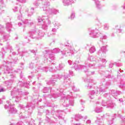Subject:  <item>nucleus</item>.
Here are the masks:
<instances>
[{"instance_id": "obj_1", "label": "nucleus", "mask_w": 125, "mask_h": 125, "mask_svg": "<svg viewBox=\"0 0 125 125\" xmlns=\"http://www.w3.org/2000/svg\"><path fill=\"white\" fill-rule=\"evenodd\" d=\"M69 75H64V84H68L69 87L66 88L65 91V94H63L64 89H60V90L57 89V93H53L49 95H43L44 98H50L52 101H55L56 99L59 96H61V100L62 102H63L62 105L63 107H69V106H74L75 102L74 101V98H77L76 96H74L72 91H79L80 90L76 89V87L74 86V84L72 83L70 78Z\"/></svg>"}, {"instance_id": "obj_2", "label": "nucleus", "mask_w": 125, "mask_h": 125, "mask_svg": "<svg viewBox=\"0 0 125 125\" xmlns=\"http://www.w3.org/2000/svg\"><path fill=\"white\" fill-rule=\"evenodd\" d=\"M61 48L63 49V50L61 51L59 48H55L51 51V52L52 53H59L61 51L63 56H65V57L72 56L74 55V53L76 52L74 46L70 44L69 42L64 43V45H61Z\"/></svg>"}, {"instance_id": "obj_3", "label": "nucleus", "mask_w": 125, "mask_h": 125, "mask_svg": "<svg viewBox=\"0 0 125 125\" xmlns=\"http://www.w3.org/2000/svg\"><path fill=\"white\" fill-rule=\"evenodd\" d=\"M65 67V64L63 63H60L59 65V67H56L55 66V64L53 62L51 63L50 66L48 67H44L43 68H42L41 66H39L38 67V70H35V71L34 72L35 73H37V72H48V70L49 72H55L56 71V69H54V68H56L57 70H62L63 68Z\"/></svg>"}, {"instance_id": "obj_4", "label": "nucleus", "mask_w": 125, "mask_h": 125, "mask_svg": "<svg viewBox=\"0 0 125 125\" xmlns=\"http://www.w3.org/2000/svg\"><path fill=\"white\" fill-rule=\"evenodd\" d=\"M29 92H23L21 89L15 88L11 92V95L16 103H19L21 101V95H28Z\"/></svg>"}, {"instance_id": "obj_5", "label": "nucleus", "mask_w": 125, "mask_h": 125, "mask_svg": "<svg viewBox=\"0 0 125 125\" xmlns=\"http://www.w3.org/2000/svg\"><path fill=\"white\" fill-rule=\"evenodd\" d=\"M29 37L35 40H42L44 36V32L42 30L35 28L29 32Z\"/></svg>"}, {"instance_id": "obj_6", "label": "nucleus", "mask_w": 125, "mask_h": 125, "mask_svg": "<svg viewBox=\"0 0 125 125\" xmlns=\"http://www.w3.org/2000/svg\"><path fill=\"white\" fill-rule=\"evenodd\" d=\"M10 63H14V62L9 61H3V65L5 66L4 73L8 74V76H10L12 79H15L16 77L14 76V74H12V68L8 67V65L10 64Z\"/></svg>"}, {"instance_id": "obj_7", "label": "nucleus", "mask_w": 125, "mask_h": 125, "mask_svg": "<svg viewBox=\"0 0 125 125\" xmlns=\"http://www.w3.org/2000/svg\"><path fill=\"white\" fill-rule=\"evenodd\" d=\"M104 97L105 98H107L109 101H107V102H105V101L103 100L102 102V105L104 107H106V108H110V109H113L116 104L113 103L111 100H110V94L108 93H105L104 95Z\"/></svg>"}, {"instance_id": "obj_8", "label": "nucleus", "mask_w": 125, "mask_h": 125, "mask_svg": "<svg viewBox=\"0 0 125 125\" xmlns=\"http://www.w3.org/2000/svg\"><path fill=\"white\" fill-rule=\"evenodd\" d=\"M33 5L36 8H38V7H39L40 9L43 8V10L44 11V8H47L48 6H50V2L43 3L42 0H36L33 2Z\"/></svg>"}, {"instance_id": "obj_9", "label": "nucleus", "mask_w": 125, "mask_h": 125, "mask_svg": "<svg viewBox=\"0 0 125 125\" xmlns=\"http://www.w3.org/2000/svg\"><path fill=\"white\" fill-rule=\"evenodd\" d=\"M48 19V17L42 16V17H39L38 19V24L40 25L42 29L43 30H47L48 26L45 22V20Z\"/></svg>"}, {"instance_id": "obj_10", "label": "nucleus", "mask_w": 125, "mask_h": 125, "mask_svg": "<svg viewBox=\"0 0 125 125\" xmlns=\"http://www.w3.org/2000/svg\"><path fill=\"white\" fill-rule=\"evenodd\" d=\"M45 54L44 55L43 59L44 63H46V62H52V61L53 60H55V57H54V55L53 54H50L49 53V50H45Z\"/></svg>"}, {"instance_id": "obj_11", "label": "nucleus", "mask_w": 125, "mask_h": 125, "mask_svg": "<svg viewBox=\"0 0 125 125\" xmlns=\"http://www.w3.org/2000/svg\"><path fill=\"white\" fill-rule=\"evenodd\" d=\"M123 72H124V70L120 69L117 74V79L120 81V85H119V87L121 88H122V87H125V75L121 73H123Z\"/></svg>"}, {"instance_id": "obj_12", "label": "nucleus", "mask_w": 125, "mask_h": 125, "mask_svg": "<svg viewBox=\"0 0 125 125\" xmlns=\"http://www.w3.org/2000/svg\"><path fill=\"white\" fill-rule=\"evenodd\" d=\"M19 107H20L21 109L27 111L29 114H32L33 112V109L35 108V104L29 103L27 104L26 106L23 105L22 104H20Z\"/></svg>"}, {"instance_id": "obj_13", "label": "nucleus", "mask_w": 125, "mask_h": 125, "mask_svg": "<svg viewBox=\"0 0 125 125\" xmlns=\"http://www.w3.org/2000/svg\"><path fill=\"white\" fill-rule=\"evenodd\" d=\"M98 27H96L95 29H89V36L91 37V38H99L100 36L101 35V33H100V31L99 30H98Z\"/></svg>"}, {"instance_id": "obj_14", "label": "nucleus", "mask_w": 125, "mask_h": 125, "mask_svg": "<svg viewBox=\"0 0 125 125\" xmlns=\"http://www.w3.org/2000/svg\"><path fill=\"white\" fill-rule=\"evenodd\" d=\"M96 60V59L95 58V57H94V56H89L87 58V60L85 62V66H86V67H89L92 68H94V67H95V64L94 63L91 64V63H90L89 62H93Z\"/></svg>"}, {"instance_id": "obj_15", "label": "nucleus", "mask_w": 125, "mask_h": 125, "mask_svg": "<svg viewBox=\"0 0 125 125\" xmlns=\"http://www.w3.org/2000/svg\"><path fill=\"white\" fill-rule=\"evenodd\" d=\"M44 11H46L49 16H53V15H57L59 13V10L55 8H44Z\"/></svg>"}, {"instance_id": "obj_16", "label": "nucleus", "mask_w": 125, "mask_h": 125, "mask_svg": "<svg viewBox=\"0 0 125 125\" xmlns=\"http://www.w3.org/2000/svg\"><path fill=\"white\" fill-rule=\"evenodd\" d=\"M46 114V118L45 119V121L46 123H48L51 125L52 124H55V122L53 121V120H55L56 122H57V118H55L54 116H53L52 119L49 118V115H50V112H49V110H46L45 111Z\"/></svg>"}, {"instance_id": "obj_17", "label": "nucleus", "mask_w": 125, "mask_h": 125, "mask_svg": "<svg viewBox=\"0 0 125 125\" xmlns=\"http://www.w3.org/2000/svg\"><path fill=\"white\" fill-rule=\"evenodd\" d=\"M20 15L18 16V19L19 20H21L24 25H26L27 26H32L34 25V22L32 20L25 19L22 20V14H21V12L20 11Z\"/></svg>"}, {"instance_id": "obj_18", "label": "nucleus", "mask_w": 125, "mask_h": 125, "mask_svg": "<svg viewBox=\"0 0 125 125\" xmlns=\"http://www.w3.org/2000/svg\"><path fill=\"white\" fill-rule=\"evenodd\" d=\"M0 35L3 36V39L5 40V41H7L8 40V38L10 37V35H5V32H4V27L3 26L0 24Z\"/></svg>"}, {"instance_id": "obj_19", "label": "nucleus", "mask_w": 125, "mask_h": 125, "mask_svg": "<svg viewBox=\"0 0 125 125\" xmlns=\"http://www.w3.org/2000/svg\"><path fill=\"white\" fill-rule=\"evenodd\" d=\"M5 109H8L9 114H16L17 113V109L15 107H13L12 105H4Z\"/></svg>"}, {"instance_id": "obj_20", "label": "nucleus", "mask_w": 125, "mask_h": 125, "mask_svg": "<svg viewBox=\"0 0 125 125\" xmlns=\"http://www.w3.org/2000/svg\"><path fill=\"white\" fill-rule=\"evenodd\" d=\"M62 112H64V111L58 110L54 111V110H52L51 114L54 115L55 114V115L58 117V119H59V120H62V121H65V120H64V118L62 117L61 116V113H62Z\"/></svg>"}, {"instance_id": "obj_21", "label": "nucleus", "mask_w": 125, "mask_h": 125, "mask_svg": "<svg viewBox=\"0 0 125 125\" xmlns=\"http://www.w3.org/2000/svg\"><path fill=\"white\" fill-rule=\"evenodd\" d=\"M85 83L88 84V85H85V86L87 87V88L90 89L92 87V85L93 84H95V82L92 79H86L84 80Z\"/></svg>"}, {"instance_id": "obj_22", "label": "nucleus", "mask_w": 125, "mask_h": 125, "mask_svg": "<svg viewBox=\"0 0 125 125\" xmlns=\"http://www.w3.org/2000/svg\"><path fill=\"white\" fill-rule=\"evenodd\" d=\"M58 79V75H54L52 76V79L49 80L47 82V84H53V85H55V83L57 82L56 80Z\"/></svg>"}, {"instance_id": "obj_23", "label": "nucleus", "mask_w": 125, "mask_h": 125, "mask_svg": "<svg viewBox=\"0 0 125 125\" xmlns=\"http://www.w3.org/2000/svg\"><path fill=\"white\" fill-rule=\"evenodd\" d=\"M106 51H107V48L106 46H103L101 49L97 52V54L99 55V56L103 57L105 54H106Z\"/></svg>"}, {"instance_id": "obj_24", "label": "nucleus", "mask_w": 125, "mask_h": 125, "mask_svg": "<svg viewBox=\"0 0 125 125\" xmlns=\"http://www.w3.org/2000/svg\"><path fill=\"white\" fill-rule=\"evenodd\" d=\"M88 68H91V67H89L88 66L83 67V72H84L85 74H86L87 76H91V75H94V74H95V71L90 72L89 71V69H88Z\"/></svg>"}, {"instance_id": "obj_25", "label": "nucleus", "mask_w": 125, "mask_h": 125, "mask_svg": "<svg viewBox=\"0 0 125 125\" xmlns=\"http://www.w3.org/2000/svg\"><path fill=\"white\" fill-rule=\"evenodd\" d=\"M83 67H86V66L79 65L76 62H74L72 66V68L73 69H75L76 71H78V70H82L83 71Z\"/></svg>"}, {"instance_id": "obj_26", "label": "nucleus", "mask_w": 125, "mask_h": 125, "mask_svg": "<svg viewBox=\"0 0 125 125\" xmlns=\"http://www.w3.org/2000/svg\"><path fill=\"white\" fill-rule=\"evenodd\" d=\"M62 2L65 6L68 5H70L71 4H72V3H74V2H76V0H62Z\"/></svg>"}, {"instance_id": "obj_27", "label": "nucleus", "mask_w": 125, "mask_h": 125, "mask_svg": "<svg viewBox=\"0 0 125 125\" xmlns=\"http://www.w3.org/2000/svg\"><path fill=\"white\" fill-rule=\"evenodd\" d=\"M111 95L115 98V99H118V95H120L122 94V92L120 91H115L114 90H112L111 91Z\"/></svg>"}, {"instance_id": "obj_28", "label": "nucleus", "mask_w": 125, "mask_h": 125, "mask_svg": "<svg viewBox=\"0 0 125 125\" xmlns=\"http://www.w3.org/2000/svg\"><path fill=\"white\" fill-rule=\"evenodd\" d=\"M95 3V5L97 9H101L102 8V5H101V2L100 0H93Z\"/></svg>"}, {"instance_id": "obj_29", "label": "nucleus", "mask_w": 125, "mask_h": 125, "mask_svg": "<svg viewBox=\"0 0 125 125\" xmlns=\"http://www.w3.org/2000/svg\"><path fill=\"white\" fill-rule=\"evenodd\" d=\"M98 61H101L102 63V64L99 65V67H100L101 68H105V67H106V63L107 62V61L106 59L100 58L99 60H98Z\"/></svg>"}, {"instance_id": "obj_30", "label": "nucleus", "mask_w": 125, "mask_h": 125, "mask_svg": "<svg viewBox=\"0 0 125 125\" xmlns=\"http://www.w3.org/2000/svg\"><path fill=\"white\" fill-rule=\"evenodd\" d=\"M18 85L21 87L24 86L25 87H26L27 88H28V87H29V85H30V82H28V83L24 82L23 83V82H22V81H20L18 83Z\"/></svg>"}, {"instance_id": "obj_31", "label": "nucleus", "mask_w": 125, "mask_h": 125, "mask_svg": "<svg viewBox=\"0 0 125 125\" xmlns=\"http://www.w3.org/2000/svg\"><path fill=\"white\" fill-rule=\"evenodd\" d=\"M14 82V80H8L7 81L5 82V83L9 89H10L11 88V86L12 85V84Z\"/></svg>"}, {"instance_id": "obj_32", "label": "nucleus", "mask_w": 125, "mask_h": 125, "mask_svg": "<svg viewBox=\"0 0 125 125\" xmlns=\"http://www.w3.org/2000/svg\"><path fill=\"white\" fill-rule=\"evenodd\" d=\"M106 87H104L103 86H100L99 87L97 88V90L96 92L97 94H99L100 92H104L105 91Z\"/></svg>"}, {"instance_id": "obj_33", "label": "nucleus", "mask_w": 125, "mask_h": 125, "mask_svg": "<svg viewBox=\"0 0 125 125\" xmlns=\"http://www.w3.org/2000/svg\"><path fill=\"white\" fill-rule=\"evenodd\" d=\"M104 74H105V77L107 79H113V74H112L111 71H106L104 72Z\"/></svg>"}, {"instance_id": "obj_34", "label": "nucleus", "mask_w": 125, "mask_h": 125, "mask_svg": "<svg viewBox=\"0 0 125 125\" xmlns=\"http://www.w3.org/2000/svg\"><path fill=\"white\" fill-rule=\"evenodd\" d=\"M74 118H75V121H76V122H79L80 121V120L82 119H87V116H85L84 117L82 116V115L78 114V115H76Z\"/></svg>"}, {"instance_id": "obj_35", "label": "nucleus", "mask_w": 125, "mask_h": 125, "mask_svg": "<svg viewBox=\"0 0 125 125\" xmlns=\"http://www.w3.org/2000/svg\"><path fill=\"white\" fill-rule=\"evenodd\" d=\"M114 65H116L117 67H121V66H123V63L120 62H111L109 63V68H113V66H114Z\"/></svg>"}, {"instance_id": "obj_36", "label": "nucleus", "mask_w": 125, "mask_h": 125, "mask_svg": "<svg viewBox=\"0 0 125 125\" xmlns=\"http://www.w3.org/2000/svg\"><path fill=\"white\" fill-rule=\"evenodd\" d=\"M11 29H12V24L10 22H8L6 24V29L8 33L11 32Z\"/></svg>"}, {"instance_id": "obj_37", "label": "nucleus", "mask_w": 125, "mask_h": 125, "mask_svg": "<svg viewBox=\"0 0 125 125\" xmlns=\"http://www.w3.org/2000/svg\"><path fill=\"white\" fill-rule=\"evenodd\" d=\"M50 91V92H52V88L50 87H44L42 90V91L43 92V93H47V92H48V91Z\"/></svg>"}, {"instance_id": "obj_38", "label": "nucleus", "mask_w": 125, "mask_h": 125, "mask_svg": "<svg viewBox=\"0 0 125 125\" xmlns=\"http://www.w3.org/2000/svg\"><path fill=\"white\" fill-rule=\"evenodd\" d=\"M17 125H31V123H30V122L26 120L24 122L22 121H19L17 124Z\"/></svg>"}, {"instance_id": "obj_39", "label": "nucleus", "mask_w": 125, "mask_h": 125, "mask_svg": "<svg viewBox=\"0 0 125 125\" xmlns=\"http://www.w3.org/2000/svg\"><path fill=\"white\" fill-rule=\"evenodd\" d=\"M52 24L54 25V28H56V29H58L59 28H60V26H61V24L57 21H53Z\"/></svg>"}, {"instance_id": "obj_40", "label": "nucleus", "mask_w": 125, "mask_h": 125, "mask_svg": "<svg viewBox=\"0 0 125 125\" xmlns=\"http://www.w3.org/2000/svg\"><path fill=\"white\" fill-rule=\"evenodd\" d=\"M95 93H96V92L94 91V90L90 91L88 95L89 98L91 99H93V98H94V95H95Z\"/></svg>"}, {"instance_id": "obj_41", "label": "nucleus", "mask_w": 125, "mask_h": 125, "mask_svg": "<svg viewBox=\"0 0 125 125\" xmlns=\"http://www.w3.org/2000/svg\"><path fill=\"white\" fill-rule=\"evenodd\" d=\"M57 30H58V28H52V32L53 33H48V37H50V35H55V34L56 33V32H57Z\"/></svg>"}, {"instance_id": "obj_42", "label": "nucleus", "mask_w": 125, "mask_h": 125, "mask_svg": "<svg viewBox=\"0 0 125 125\" xmlns=\"http://www.w3.org/2000/svg\"><path fill=\"white\" fill-rule=\"evenodd\" d=\"M89 51L90 53H94V52H95V51H96V49L95 48V46H91L90 48Z\"/></svg>"}, {"instance_id": "obj_43", "label": "nucleus", "mask_w": 125, "mask_h": 125, "mask_svg": "<svg viewBox=\"0 0 125 125\" xmlns=\"http://www.w3.org/2000/svg\"><path fill=\"white\" fill-rule=\"evenodd\" d=\"M94 112H95V113H101V112H102V107H96L94 109Z\"/></svg>"}, {"instance_id": "obj_44", "label": "nucleus", "mask_w": 125, "mask_h": 125, "mask_svg": "<svg viewBox=\"0 0 125 125\" xmlns=\"http://www.w3.org/2000/svg\"><path fill=\"white\" fill-rule=\"evenodd\" d=\"M110 27V25L108 23H104L103 26L104 29L105 31L109 30V28Z\"/></svg>"}, {"instance_id": "obj_45", "label": "nucleus", "mask_w": 125, "mask_h": 125, "mask_svg": "<svg viewBox=\"0 0 125 125\" xmlns=\"http://www.w3.org/2000/svg\"><path fill=\"white\" fill-rule=\"evenodd\" d=\"M34 10H35V8L32 7L31 8V14H28V15H27L28 17H31V16H32L33 15V14H34Z\"/></svg>"}, {"instance_id": "obj_46", "label": "nucleus", "mask_w": 125, "mask_h": 125, "mask_svg": "<svg viewBox=\"0 0 125 125\" xmlns=\"http://www.w3.org/2000/svg\"><path fill=\"white\" fill-rule=\"evenodd\" d=\"M16 73H19L20 75L21 78L22 79L23 75H22V71L20 69H18L17 70H15Z\"/></svg>"}, {"instance_id": "obj_47", "label": "nucleus", "mask_w": 125, "mask_h": 125, "mask_svg": "<svg viewBox=\"0 0 125 125\" xmlns=\"http://www.w3.org/2000/svg\"><path fill=\"white\" fill-rule=\"evenodd\" d=\"M34 67H35V62H32L29 63V68L34 69Z\"/></svg>"}, {"instance_id": "obj_48", "label": "nucleus", "mask_w": 125, "mask_h": 125, "mask_svg": "<svg viewBox=\"0 0 125 125\" xmlns=\"http://www.w3.org/2000/svg\"><path fill=\"white\" fill-rule=\"evenodd\" d=\"M76 16V15L75 14V12H73L71 13V14L70 17H68L69 19H74Z\"/></svg>"}, {"instance_id": "obj_49", "label": "nucleus", "mask_w": 125, "mask_h": 125, "mask_svg": "<svg viewBox=\"0 0 125 125\" xmlns=\"http://www.w3.org/2000/svg\"><path fill=\"white\" fill-rule=\"evenodd\" d=\"M106 39H107V36L104 35L102 36V37L101 38L100 42H103V40H106Z\"/></svg>"}, {"instance_id": "obj_50", "label": "nucleus", "mask_w": 125, "mask_h": 125, "mask_svg": "<svg viewBox=\"0 0 125 125\" xmlns=\"http://www.w3.org/2000/svg\"><path fill=\"white\" fill-rule=\"evenodd\" d=\"M104 83L105 85V88H107V86L110 85V84H111V82H104Z\"/></svg>"}, {"instance_id": "obj_51", "label": "nucleus", "mask_w": 125, "mask_h": 125, "mask_svg": "<svg viewBox=\"0 0 125 125\" xmlns=\"http://www.w3.org/2000/svg\"><path fill=\"white\" fill-rule=\"evenodd\" d=\"M118 27H119V25L115 26V28L116 29H117V33H122V30L120 28H118Z\"/></svg>"}, {"instance_id": "obj_52", "label": "nucleus", "mask_w": 125, "mask_h": 125, "mask_svg": "<svg viewBox=\"0 0 125 125\" xmlns=\"http://www.w3.org/2000/svg\"><path fill=\"white\" fill-rule=\"evenodd\" d=\"M0 4L1 5L2 7H4V6H5V4L3 3V0H0Z\"/></svg>"}, {"instance_id": "obj_53", "label": "nucleus", "mask_w": 125, "mask_h": 125, "mask_svg": "<svg viewBox=\"0 0 125 125\" xmlns=\"http://www.w3.org/2000/svg\"><path fill=\"white\" fill-rule=\"evenodd\" d=\"M6 90V89H5V88L0 86V92H4Z\"/></svg>"}, {"instance_id": "obj_54", "label": "nucleus", "mask_w": 125, "mask_h": 125, "mask_svg": "<svg viewBox=\"0 0 125 125\" xmlns=\"http://www.w3.org/2000/svg\"><path fill=\"white\" fill-rule=\"evenodd\" d=\"M10 52L12 53L13 55H17L18 54L16 53L15 52H13V49L12 48L10 49Z\"/></svg>"}, {"instance_id": "obj_55", "label": "nucleus", "mask_w": 125, "mask_h": 125, "mask_svg": "<svg viewBox=\"0 0 125 125\" xmlns=\"http://www.w3.org/2000/svg\"><path fill=\"white\" fill-rule=\"evenodd\" d=\"M4 53H5L4 52H0V56L1 55V57L3 59L4 58Z\"/></svg>"}, {"instance_id": "obj_56", "label": "nucleus", "mask_w": 125, "mask_h": 125, "mask_svg": "<svg viewBox=\"0 0 125 125\" xmlns=\"http://www.w3.org/2000/svg\"><path fill=\"white\" fill-rule=\"evenodd\" d=\"M30 52H32V53H34V54H35V55H36V53H37V50H30Z\"/></svg>"}, {"instance_id": "obj_57", "label": "nucleus", "mask_w": 125, "mask_h": 125, "mask_svg": "<svg viewBox=\"0 0 125 125\" xmlns=\"http://www.w3.org/2000/svg\"><path fill=\"white\" fill-rule=\"evenodd\" d=\"M47 21V23H48V25H50L51 24V21H50V20H49L48 19H48L46 20H45V21L46 22V21Z\"/></svg>"}, {"instance_id": "obj_58", "label": "nucleus", "mask_w": 125, "mask_h": 125, "mask_svg": "<svg viewBox=\"0 0 125 125\" xmlns=\"http://www.w3.org/2000/svg\"><path fill=\"white\" fill-rule=\"evenodd\" d=\"M80 103H81V105H83V104H84V103H85V101H84L83 100H81Z\"/></svg>"}, {"instance_id": "obj_59", "label": "nucleus", "mask_w": 125, "mask_h": 125, "mask_svg": "<svg viewBox=\"0 0 125 125\" xmlns=\"http://www.w3.org/2000/svg\"><path fill=\"white\" fill-rule=\"evenodd\" d=\"M22 54L21 55V57H22V56H24V55H25V53H28V51H23L22 52Z\"/></svg>"}, {"instance_id": "obj_60", "label": "nucleus", "mask_w": 125, "mask_h": 125, "mask_svg": "<svg viewBox=\"0 0 125 125\" xmlns=\"http://www.w3.org/2000/svg\"><path fill=\"white\" fill-rule=\"evenodd\" d=\"M69 73L70 76H74V72L72 70H69Z\"/></svg>"}, {"instance_id": "obj_61", "label": "nucleus", "mask_w": 125, "mask_h": 125, "mask_svg": "<svg viewBox=\"0 0 125 125\" xmlns=\"http://www.w3.org/2000/svg\"><path fill=\"white\" fill-rule=\"evenodd\" d=\"M57 76H58V79H59V80H60V79H61L63 77V75L61 74H58Z\"/></svg>"}, {"instance_id": "obj_62", "label": "nucleus", "mask_w": 125, "mask_h": 125, "mask_svg": "<svg viewBox=\"0 0 125 125\" xmlns=\"http://www.w3.org/2000/svg\"><path fill=\"white\" fill-rule=\"evenodd\" d=\"M42 1L43 3H46L47 2H50L49 1H48L47 0H41Z\"/></svg>"}, {"instance_id": "obj_63", "label": "nucleus", "mask_w": 125, "mask_h": 125, "mask_svg": "<svg viewBox=\"0 0 125 125\" xmlns=\"http://www.w3.org/2000/svg\"><path fill=\"white\" fill-rule=\"evenodd\" d=\"M21 69H24V63H21Z\"/></svg>"}, {"instance_id": "obj_64", "label": "nucleus", "mask_w": 125, "mask_h": 125, "mask_svg": "<svg viewBox=\"0 0 125 125\" xmlns=\"http://www.w3.org/2000/svg\"><path fill=\"white\" fill-rule=\"evenodd\" d=\"M17 8H18V7L16 6L14 9H13L14 12H16V11H17Z\"/></svg>"}]
</instances>
